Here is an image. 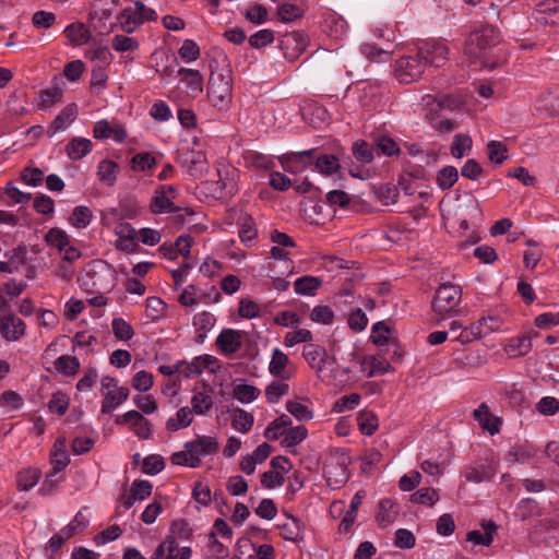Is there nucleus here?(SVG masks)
Returning <instances> with one entry per match:
<instances>
[{"label": "nucleus", "instance_id": "nucleus-1", "mask_svg": "<svg viewBox=\"0 0 559 559\" xmlns=\"http://www.w3.org/2000/svg\"><path fill=\"white\" fill-rule=\"evenodd\" d=\"M500 41L499 31L489 25L480 26L469 33L465 40L464 53L472 60L483 58Z\"/></svg>", "mask_w": 559, "mask_h": 559}, {"label": "nucleus", "instance_id": "nucleus-2", "mask_svg": "<svg viewBox=\"0 0 559 559\" xmlns=\"http://www.w3.org/2000/svg\"><path fill=\"white\" fill-rule=\"evenodd\" d=\"M302 357L322 381L331 384L335 378V359L328 355L326 349L318 344H308L302 348Z\"/></svg>", "mask_w": 559, "mask_h": 559}, {"label": "nucleus", "instance_id": "nucleus-3", "mask_svg": "<svg viewBox=\"0 0 559 559\" xmlns=\"http://www.w3.org/2000/svg\"><path fill=\"white\" fill-rule=\"evenodd\" d=\"M462 300V289L453 284L440 285L432 300V309L440 317L456 313Z\"/></svg>", "mask_w": 559, "mask_h": 559}, {"label": "nucleus", "instance_id": "nucleus-4", "mask_svg": "<svg viewBox=\"0 0 559 559\" xmlns=\"http://www.w3.org/2000/svg\"><path fill=\"white\" fill-rule=\"evenodd\" d=\"M207 98L218 111H226L231 104L230 78L212 72L207 84Z\"/></svg>", "mask_w": 559, "mask_h": 559}, {"label": "nucleus", "instance_id": "nucleus-5", "mask_svg": "<svg viewBox=\"0 0 559 559\" xmlns=\"http://www.w3.org/2000/svg\"><path fill=\"white\" fill-rule=\"evenodd\" d=\"M102 394L104 396L100 406L102 414H110L129 397L130 391L127 386H119L118 380L105 376L100 380Z\"/></svg>", "mask_w": 559, "mask_h": 559}, {"label": "nucleus", "instance_id": "nucleus-6", "mask_svg": "<svg viewBox=\"0 0 559 559\" xmlns=\"http://www.w3.org/2000/svg\"><path fill=\"white\" fill-rule=\"evenodd\" d=\"M118 20L124 32L132 33L145 22L156 21L157 13L142 1H135L133 7L122 10Z\"/></svg>", "mask_w": 559, "mask_h": 559}, {"label": "nucleus", "instance_id": "nucleus-7", "mask_svg": "<svg viewBox=\"0 0 559 559\" xmlns=\"http://www.w3.org/2000/svg\"><path fill=\"white\" fill-rule=\"evenodd\" d=\"M426 63L417 52L415 56L399 58L393 67L394 78L402 84H411L418 81L424 74Z\"/></svg>", "mask_w": 559, "mask_h": 559}, {"label": "nucleus", "instance_id": "nucleus-8", "mask_svg": "<svg viewBox=\"0 0 559 559\" xmlns=\"http://www.w3.org/2000/svg\"><path fill=\"white\" fill-rule=\"evenodd\" d=\"M178 197V189L173 185L158 186L151 199L150 211L155 214L177 213L181 209L175 205V199Z\"/></svg>", "mask_w": 559, "mask_h": 559}, {"label": "nucleus", "instance_id": "nucleus-9", "mask_svg": "<svg viewBox=\"0 0 559 559\" xmlns=\"http://www.w3.org/2000/svg\"><path fill=\"white\" fill-rule=\"evenodd\" d=\"M417 52L426 66L442 67L449 60L448 46L435 39L420 41Z\"/></svg>", "mask_w": 559, "mask_h": 559}, {"label": "nucleus", "instance_id": "nucleus-10", "mask_svg": "<svg viewBox=\"0 0 559 559\" xmlns=\"http://www.w3.org/2000/svg\"><path fill=\"white\" fill-rule=\"evenodd\" d=\"M314 153L316 148L301 152H289L280 157V163L285 171L298 175L304 173L311 164H313Z\"/></svg>", "mask_w": 559, "mask_h": 559}, {"label": "nucleus", "instance_id": "nucleus-11", "mask_svg": "<svg viewBox=\"0 0 559 559\" xmlns=\"http://www.w3.org/2000/svg\"><path fill=\"white\" fill-rule=\"evenodd\" d=\"M26 333L25 322L13 312L0 314V335L7 342H17Z\"/></svg>", "mask_w": 559, "mask_h": 559}, {"label": "nucleus", "instance_id": "nucleus-12", "mask_svg": "<svg viewBox=\"0 0 559 559\" xmlns=\"http://www.w3.org/2000/svg\"><path fill=\"white\" fill-rule=\"evenodd\" d=\"M242 338L241 331L223 329L215 340V345L222 355L231 357L241 348Z\"/></svg>", "mask_w": 559, "mask_h": 559}, {"label": "nucleus", "instance_id": "nucleus-13", "mask_svg": "<svg viewBox=\"0 0 559 559\" xmlns=\"http://www.w3.org/2000/svg\"><path fill=\"white\" fill-rule=\"evenodd\" d=\"M192 550L190 547H181L175 536H167L154 551L152 559H190Z\"/></svg>", "mask_w": 559, "mask_h": 559}, {"label": "nucleus", "instance_id": "nucleus-14", "mask_svg": "<svg viewBox=\"0 0 559 559\" xmlns=\"http://www.w3.org/2000/svg\"><path fill=\"white\" fill-rule=\"evenodd\" d=\"M218 180L215 182L213 192L217 199H226L234 195L237 191L236 177L237 170L229 166H224L217 170Z\"/></svg>", "mask_w": 559, "mask_h": 559}, {"label": "nucleus", "instance_id": "nucleus-15", "mask_svg": "<svg viewBox=\"0 0 559 559\" xmlns=\"http://www.w3.org/2000/svg\"><path fill=\"white\" fill-rule=\"evenodd\" d=\"M117 424H127L130 430L140 439L152 438L151 423L138 411H129L122 415L121 419H117Z\"/></svg>", "mask_w": 559, "mask_h": 559}, {"label": "nucleus", "instance_id": "nucleus-16", "mask_svg": "<svg viewBox=\"0 0 559 559\" xmlns=\"http://www.w3.org/2000/svg\"><path fill=\"white\" fill-rule=\"evenodd\" d=\"M183 447L190 448V452H192V455L197 456L199 467L202 457L213 455L218 451L219 443L214 437L197 436L194 440L186 442Z\"/></svg>", "mask_w": 559, "mask_h": 559}, {"label": "nucleus", "instance_id": "nucleus-17", "mask_svg": "<svg viewBox=\"0 0 559 559\" xmlns=\"http://www.w3.org/2000/svg\"><path fill=\"white\" fill-rule=\"evenodd\" d=\"M496 473V465L491 461L476 462L475 464L465 467L463 476L466 481L483 483L493 477Z\"/></svg>", "mask_w": 559, "mask_h": 559}, {"label": "nucleus", "instance_id": "nucleus-18", "mask_svg": "<svg viewBox=\"0 0 559 559\" xmlns=\"http://www.w3.org/2000/svg\"><path fill=\"white\" fill-rule=\"evenodd\" d=\"M306 8V0L283 2L276 8V16L283 23H290L304 17Z\"/></svg>", "mask_w": 559, "mask_h": 559}, {"label": "nucleus", "instance_id": "nucleus-19", "mask_svg": "<svg viewBox=\"0 0 559 559\" xmlns=\"http://www.w3.org/2000/svg\"><path fill=\"white\" fill-rule=\"evenodd\" d=\"M94 138L98 140L112 139L117 143H121L127 138L126 129L118 123L110 124L106 120H99L94 126Z\"/></svg>", "mask_w": 559, "mask_h": 559}, {"label": "nucleus", "instance_id": "nucleus-20", "mask_svg": "<svg viewBox=\"0 0 559 559\" xmlns=\"http://www.w3.org/2000/svg\"><path fill=\"white\" fill-rule=\"evenodd\" d=\"M180 82L185 84L187 93L191 97H197L203 92L204 79L200 71L188 68L178 70Z\"/></svg>", "mask_w": 559, "mask_h": 559}, {"label": "nucleus", "instance_id": "nucleus-21", "mask_svg": "<svg viewBox=\"0 0 559 559\" xmlns=\"http://www.w3.org/2000/svg\"><path fill=\"white\" fill-rule=\"evenodd\" d=\"M464 212L460 214L459 230L462 235L463 231L469 228V222L476 224L481 222L483 212L480 204L476 199H468L467 202L461 206Z\"/></svg>", "mask_w": 559, "mask_h": 559}, {"label": "nucleus", "instance_id": "nucleus-22", "mask_svg": "<svg viewBox=\"0 0 559 559\" xmlns=\"http://www.w3.org/2000/svg\"><path fill=\"white\" fill-rule=\"evenodd\" d=\"M216 317L210 311H201L193 316L192 326L195 333V342L203 343L207 333L215 326Z\"/></svg>", "mask_w": 559, "mask_h": 559}, {"label": "nucleus", "instance_id": "nucleus-23", "mask_svg": "<svg viewBox=\"0 0 559 559\" xmlns=\"http://www.w3.org/2000/svg\"><path fill=\"white\" fill-rule=\"evenodd\" d=\"M233 397L242 404H249L260 396V390L249 384L246 379H235L231 383Z\"/></svg>", "mask_w": 559, "mask_h": 559}, {"label": "nucleus", "instance_id": "nucleus-24", "mask_svg": "<svg viewBox=\"0 0 559 559\" xmlns=\"http://www.w3.org/2000/svg\"><path fill=\"white\" fill-rule=\"evenodd\" d=\"M532 349V337L528 334H521L511 337L503 346V352L510 358L525 356Z\"/></svg>", "mask_w": 559, "mask_h": 559}, {"label": "nucleus", "instance_id": "nucleus-25", "mask_svg": "<svg viewBox=\"0 0 559 559\" xmlns=\"http://www.w3.org/2000/svg\"><path fill=\"white\" fill-rule=\"evenodd\" d=\"M70 463V456L67 450L64 438H58L50 451V464L55 473L62 472Z\"/></svg>", "mask_w": 559, "mask_h": 559}, {"label": "nucleus", "instance_id": "nucleus-26", "mask_svg": "<svg viewBox=\"0 0 559 559\" xmlns=\"http://www.w3.org/2000/svg\"><path fill=\"white\" fill-rule=\"evenodd\" d=\"M474 418L484 430H487L491 436L496 435L500 430L501 421L498 417H495L489 407L483 403L474 411Z\"/></svg>", "mask_w": 559, "mask_h": 559}, {"label": "nucleus", "instance_id": "nucleus-27", "mask_svg": "<svg viewBox=\"0 0 559 559\" xmlns=\"http://www.w3.org/2000/svg\"><path fill=\"white\" fill-rule=\"evenodd\" d=\"M536 20L545 25L559 24V0H547L536 10Z\"/></svg>", "mask_w": 559, "mask_h": 559}, {"label": "nucleus", "instance_id": "nucleus-28", "mask_svg": "<svg viewBox=\"0 0 559 559\" xmlns=\"http://www.w3.org/2000/svg\"><path fill=\"white\" fill-rule=\"evenodd\" d=\"M399 514L397 504L389 499L384 498L378 503V510L376 513V520L381 527L391 525Z\"/></svg>", "mask_w": 559, "mask_h": 559}, {"label": "nucleus", "instance_id": "nucleus-29", "mask_svg": "<svg viewBox=\"0 0 559 559\" xmlns=\"http://www.w3.org/2000/svg\"><path fill=\"white\" fill-rule=\"evenodd\" d=\"M280 535L289 542H299L304 538V524L293 515H288L287 520L278 525Z\"/></svg>", "mask_w": 559, "mask_h": 559}, {"label": "nucleus", "instance_id": "nucleus-30", "mask_svg": "<svg viewBox=\"0 0 559 559\" xmlns=\"http://www.w3.org/2000/svg\"><path fill=\"white\" fill-rule=\"evenodd\" d=\"M497 531V525L492 521H487L481 524V531L475 530L467 533V540L475 545L490 546L493 542V534Z\"/></svg>", "mask_w": 559, "mask_h": 559}, {"label": "nucleus", "instance_id": "nucleus-31", "mask_svg": "<svg viewBox=\"0 0 559 559\" xmlns=\"http://www.w3.org/2000/svg\"><path fill=\"white\" fill-rule=\"evenodd\" d=\"M289 362L288 356L280 348H274L272 352L271 360L269 362V372L276 378L287 380L289 374H286L285 368Z\"/></svg>", "mask_w": 559, "mask_h": 559}, {"label": "nucleus", "instance_id": "nucleus-32", "mask_svg": "<svg viewBox=\"0 0 559 559\" xmlns=\"http://www.w3.org/2000/svg\"><path fill=\"white\" fill-rule=\"evenodd\" d=\"M292 426V419L288 415L282 414L272 420L264 430V437L267 440L275 441L280 437L285 436L288 427Z\"/></svg>", "mask_w": 559, "mask_h": 559}, {"label": "nucleus", "instance_id": "nucleus-33", "mask_svg": "<svg viewBox=\"0 0 559 559\" xmlns=\"http://www.w3.org/2000/svg\"><path fill=\"white\" fill-rule=\"evenodd\" d=\"M322 280L318 276L305 275L298 277L294 283V290L297 295L313 296L321 287Z\"/></svg>", "mask_w": 559, "mask_h": 559}, {"label": "nucleus", "instance_id": "nucleus-34", "mask_svg": "<svg viewBox=\"0 0 559 559\" xmlns=\"http://www.w3.org/2000/svg\"><path fill=\"white\" fill-rule=\"evenodd\" d=\"M193 421V412L185 406L180 407L175 417H170L166 421V429L168 431H178L182 428H187Z\"/></svg>", "mask_w": 559, "mask_h": 559}, {"label": "nucleus", "instance_id": "nucleus-35", "mask_svg": "<svg viewBox=\"0 0 559 559\" xmlns=\"http://www.w3.org/2000/svg\"><path fill=\"white\" fill-rule=\"evenodd\" d=\"M70 159L79 160L92 151V142L85 138H75L66 146Z\"/></svg>", "mask_w": 559, "mask_h": 559}, {"label": "nucleus", "instance_id": "nucleus-36", "mask_svg": "<svg viewBox=\"0 0 559 559\" xmlns=\"http://www.w3.org/2000/svg\"><path fill=\"white\" fill-rule=\"evenodd\" d=\"M55 369L64 377H73L80 370L81 364L75 356L61 355L55 362Z\"/></svg>", "mask_w": 559, "mask_h": 559}, {"label": "nucleus", "instance_id": "nucleus-37", "mask_svg": "<svg viewBox=\"0 0 559 559\" xmlns=\"http://www.w3.org/2000/svg\"><path fill=\"white\" fill-rule=\"evenodd\" d=\"M63 32L70 43L75 46L86 43L91 37V32L80 22L68 25Z\"/></svg>", "mask_w": 559, "mask_h": 559}, {"label": "nucleus", "instance_id": "nucleus-38", "mask_svg": "<svg viewBox=\"0 0 559 559\" xmlns=\"http://www.w3.org/2000/svg\"><path fill=\"white\" fill-rule=\"evenodd\" d=\"M40 475V471L35 467H28L20 471L16 475L17 488L23 491H28L37 485Z\"/></svg>", "mask_w": 559, "mask_h": 559}, {"label": "nucleus", "instance_id": "nucleus-39", "mask_svg": "<svg viewBox=\"0 0 559 559\" xmlns=\"http://www.w3.org/2000/svg\"><path fill=\"white\" fill-rule=\"evenodd\" d=\"M76 116V105L70 104L68 105L51 122L50 129H52V133L58 131L66 130L69 124L75 119Z\"/></svg>", "mask_w": 559, "mask_h": 559}, {"label": "nucleus", "instance_id": "nucleus-40", "mask_svg": "<svg viewBox=\"0 0 559 559\" xmlns=\"http://www.w3.org/2000/svg\"><path fill=\"white\" fill-rule=\"evenodd\" d=\"M117 164L109 159H103L97 166V176L100 182L111 187L117 181Z\"/></svg>", "mask_w": 559, "mask_h": 559}, {"label": "nucleus", "instance_id": "nucleus-41", "mask_svg": "<svg viewBox=\"0 0 559 559\" xmlns=\"http://www.w3.org/2000/svg\"><path fill=\"white\" fill-rule=\"evenodd\" d=\"M289 392V384L285 380H274L265 388V397L267 403L276 404L278 401Z\"/></svg>", "mask_w": 559, "mask_h": 559}, {"label": "nucleus", "instance_id": "nucleus-42", "mask_svg": "<svg viewBox=\"0 0 559 559\" xmlns=\"http://www.w3.org/2000/svg\"><path fill=\"white\" fill-rule=\"evenodd\" d=\"M286 409L299 421H309L313 417V412L310 405L298 400L287 401Z\"/></svg>", "mask_w": 559, "mask_h": 559}, {"label": "nucleus", "instance_id": "nucleus-43", "mask_svg": "<svg viewBox=\"0 0 559 559\" xmlns=\"http://www.w3.org/2000/svg\"><path fill=\"white\" fill-rule=\"evenodd\" d=\"M254 423V417L252 414L248 413L247 411L242 408H236L231 418V427L241 432L246 433L248 432Z\"/></svg>", "mask_w": 559, "mask_h": 559}, {"label": "nucleus", "instance_id": "nucleus-44", "mask_svg": "<svg viewBox=\"0 0 559 559\" xmlns=\"http://www.w3.org/2000/svg\"><path fill=\"white\" fill-rule=\"evenodd\" d=\"M472 151V139L467 134L457 133L453 138L450 152L455 158H463Z\"/></svg>", "mask_w": 559, "mask_h": 559}, {"label": "nucleus", "instance_id": "nucleus-45", "mask_svg": "<svg viewBox=\"0 0 559 559\" xmlns=\"http://www.w3.org/2000/svg\"><path fill=\"white\" fill-rule=\"evenodd\" d=\"M316 169L324 175H332L340 169V163L336 156L332 154H323L318 157L313 156Z\"/></svg>", "mask_w": 559, "mask_h": 559}, {"label": "nucleus", "instance_id": "nucleus-46", "mask_svg": "<svg viewBox=\"0 0 559 559\" xmlns=\"http://www.w3.org/2000/svg\"><path fill=\"white\" fill-rule=\"evenodd\" d=\"M45 241L48 246L56 248L59 252L69 245V235L61 228L53 227L45 235Z\"/></svg>", "mask_w": 559, "mask_h": 559}, {"label": "nucleus", "instance_id": "nucleus-47", "mask_svg": "<svg viewBox=\"0 0 559 559\" xmlns=\"http://www.w3.org/2000/svg\"><path fill=\"white\" fill-rule=\"evenodd\" d=\"M92 218L93 214L90 207L80 205L74 207L71 216L69 217V222L76 229H83L91 224Z\"/></svg>", "mask_w": 559, "mask_h": 559}, {"label": "nucleus", "instance_id": "nucleus-48", "mask_svg": "<svg viewBox=\"0 0 559 559\" xmlns=\"http://www.w3.org/2000/svg\"><path fill=\"white\" fill-rule=\"evenodd\" d=\"M213 406V399L205 392H197L191 397V411L195 415H206Z\"/></svg>", "mask_w": 559, "mask_h": 559}, {"label": "nucleus", "instance_id": "nucleus-49", "mask_svg": "<svg viewBox=\"0 0 559 559\" xmlns=\"http://www.w3.org/2000/svg\"><path fill=\"white\" fill-rule=\"evenodd\" d=\"M156 165V158L150 152H141L132 156L131 168L134 171H150Z\"/></svg>", "mask_w": 559, "mask_h": 559}, {"label": "nucleus", "instance_id": "nucleus-50", "mask_svg": "<svg viewBox=\"0 0 559 559\" xmlns=\"http://www.w3.org/2000/svg\"><path fill=\"white\" fill-rule=\"evenodd\" d=\"M146 316L152 320H159L165 316L167 305L165 301L156 296L147 297L145 300Z\"/></svg>", "mask_w": 559, "mask_h": 559}, {"label": "nucleus", "instance_id": "nucleus-51", "mask_svg": "<svg viewBox=\"0 0 559 559\" xmlns=\"http://www.w3.org/2000/svg\"><path fill=\"white\" fill-rule=\"evenodd\" d=\"M258 230L251 216H245L239 227V238L246 246H251L257 238Z\"/></svg>", "mask_w": 559, "mask_h": 559}, {"label": "nucleus", "instance_id": "nucleus-52", "mask_svg": "<svg viewBox=\"0 0 559 559\" xmlns=\"http://www.w3.org/2000/svg\"><path fill=\"white\" fill-rule=\"evenodd\" d=\"M307 436L308 430L302 425L296 427H288L283 439V444L286 448L295 447L302 442L307 438Z\"/></svg>", "mask_w": 559, "mask_h": 559}, {"label": "nucleus", "instance_id": "nucleus-53", "mask_svg": "<svg viewBox=\"0 0 559 559\" xmlns=\"http://www.w3.org/2000/svg\"><path fill=\"white\" fill-rule=\"evenodd\" d=\"M359 430L367 436H371L378 428V417L369 411H364L358 415Z\"/></svg>", "mask_w": 559, "mask_h": 559}, {"label": "nucleus", "instance_id": "nucleus-54", "mask_svg": "<svg viewBox=\"0 0 559 559\" xmlns=\"http://www.w3.org/2000/svg\"><path fill=\"white\" fill-rule=\"evenodd\" d=\"M439 500L436 489L430 487L420 488L411 496L413 503L433 506Z\"/></svg>", "mask_w": 559, "mask_h": 559}, {"label": "nucleus", "instance_id": "nucleus-55", "mask_svg": "<svg viewBox=\"0 0 559 559\" xmlns=\"http://www.w3.org/2000/svg\"><path fill=\"white\" fill-rule=\"evenodd\" d=\"M111 328L115 337L120 341H129L134 335L132 325L122 318H115Z\"/></svg>", "mask_w": 559, "mask_h": 559}, {"label": "nucleus", "instance_id": "nucleus-56", "mask_svg": "<svg viewBox=\"0 0 559 559\" xmlns=\"http://www.w3.org/2000/svg\"><path fill=\"white\" fill-rule=\"evenodd\" d=\"M63 92L59 86H52L46 90H43L39 93V103L38 106L41 108H49L55 104L59 103L62 98Z\"/></svg>", "mask_w": 559, "mask_h": 559}, {"label": "nucleus", "instance_id": "nucleus-57", "mask_svg": "<svg viewBox=\"0 0 559 559\" xmlns=\"http://www.w3.org/2000/svg\"><path fill=\"white\" fill-rule=\"evenodd\" d=\"M365 364L369 366L368 377L381 376L392 369L391 365L380 356H371L365 360Z\"/></svg>", "mask_w": 559, "mask_h": 559}, {"label": "nucleus", "instance_id": "nucleus-58", "mask_svg": "<svg viewBox=\"0 0 559 559\" xmlns=\"http://www.w3.org/2000/svg\"><path fill=\"white\" fill-rule=\"evenodd\" d=\"M457 179H459V171L453 166L443 167L442 169L439 170L438 176H437L438 186L442 190L449 189L452 186H454V183L457 181Z\"/></svg>", "mask_w": 559, "mask_h": 559}, {"label": "nucleus", "instance_id": "nucleus-59", "mask_svg": "<svg viewBox=\"0 0 559 559\" xmlns=\"http://www.w3.org/2000/svg\"><path fill=\"white\" fill-rule=\"evenodd\" d=\"M507 146L500 141H490L487 144V154L490 162L502 164L508 158Z\"/></svg>", "mask_w": 559, "mask_h": 559}, {"label": "nucleus", "instance_id": "nucleus-60", "mask_svg": "<svg viewBox=\"0 0 559 559\" xmlns=\"http://www.w3.org/2000/svg\"><path fill=\"white\" fill-rule=\"evenodd\" d=\"M88 526V520L82 514L81 511L76 513L73 520L61 530V533L66 537L71 538L72 536L83 532Z\"/></svg>", "mask_w": 559, "mask_h": 559}, {"label": "nucleus", "instance_id": "nucleus-61", "mask_svg": "<svg viewBox=\"0 0 559 559\" xmlns=\"http://www.w3.org/2000/svg\"><path fill=\"white\" fill-rule=\"evenodd\" d=\"M248 41L254 49L263 48L274 41V32L269 28L260 29L251 35Z\"/></svg>", "mask_w": 559, "mask_h": 559}, {"label": "nucleus", "instance_id": "nucleus-62", "mask_svg": "<svg viewBox=\"0 0 559 559\" xmlns=\"http://www.w3.org/2000/svg\"><path fill=\"white\" fill-rule=\"evenodd\" d=\"M165 468L164 459L158 454L147 455L143 460L142 471L148 475H156Z\"/></svg>", "mask_w": 559, "mask_h": 559}, {"label": "nucleus", "instance_id": "nucleus-63", "mask_svg": "<svg viewBox=\"0 0 559 559\" xmlns=\"http://www.w3.org/2000/svg\"><path fill=\"white\" fill-rule=\"evenodd\" d=\"M48 407L51 413L64 415L69 407V397L66 393L58 391L52 394Z\"/></svg>", "mask_w": 559, "mask_h": 559}, {"label": "nucleus", "instance_id": "nucleus-64", "mask_svg": "<svg viewBox=\"0 0 559 559\" xmlns=\"http://www.w3.org/2000/svg\"><path fill=\"white\" fill-rule=\"evenodd\" d=\"M536 411L543 416H552L559 412V400L544 396L536 403Z\"/></svg>", "mask_w": 559, "mask_h": 559}]
</instances>
